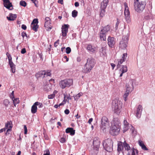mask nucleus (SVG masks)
I'll return each instance as SVG.
<instances>
[{
    "mask_svg": "<svg viewBox=\"0 0 155 155\" xmlns=\"http://www.w3.org/2000/svg\"><path fill=\"white\" fill-rule=\"evenodd\" d=\"M121 71L123 72V73L126 72L127 71V68L126 66L123 65L122 66V68L121 69Z\"/></svg>",
    "mask_w": 155,
    "mask_h": 155,
    "instance_id": "obj_35",
    "label": "nucleus"
},
{
    "mask_svg": "<svg viewBox=\"0 0 155 155\" xmlns=\"http://www.w3.org/2000/svg\"><path fill=\"white\" fill-rule=\"evenodd\" d=\"M114 121V124L111 125L110 129V134L113 136L119 134L121 125L120 121L115 120Z\"/></svg>",
    "mask_w": 155,
    "mask_h": 155,
    "instance_id": "obj_1",
    "label": "nucleus"
},
{
    "mask_svg": "<svg viewBox=\"0 0 155 155\" xmlns=\"http://www.w3.org/2000/svg\"><path fill=\"white\" fill-rule=\"evenodd\" d=\"M93 120V118H90L88 121V123L89 124H91V122H92Z\"/></svg>",
    "mask_w": 155,
    "mask_h": 155,
    "instance_id": "obj_63",
    "label": "nucleus"
},
{
    "mask_svg": "<svg viewBox=\"0 0 155 155\" xmlns=\"http://www.w3.org/2000/svg\"><path fill=\"white\" fill-rule=\"evenodd\" d=\"M78 15V12L76 10H73L72 12V16L74 18L76 17Z\"/></svg>",
    "mask_w": 155,
    "mask_h": 155,
    "instance_id": "obj_34",
    "label": "nucleus"
},
{
    "mask_svg": "<svg viewBox=\"0 0 155 155\" xmlns=\"http://www.w3.org/2000/svg\"><path fill=\"white\" fill-rule=\"evenodd\" d=\"M94 149L98 151L100 144V141L99 139L95 138L93 141Z\"/></svg>",
    "mask_w": 155,
    "mask_h": 155,
    "instance_id": "obj_13",
    "label": "nucleus"
},
{
    "mask_svg": "<svg viewBox=\"0 0 155 155\" xmlns=\"http://www.w3.org/2000/svg\"><path fill=\"white\" fill-rule=\"evenodd\" d=\"M26 52V50L25 48H24L22 49L21 51V53L22 54H24Z\"/></svg>",
    "mask_w": 155,
    "mask_h": 155,
    "instance_id": "obj_50",
    "label": "nucleus"
},
{
    "mask_svg": "<svg viewBox=\"0 0 155 155\" xmlns=\"http://www.w3.org/2000/svg\"><path fill=\"white\" fill-rule=\"evenodd\" d=\"M146 4L144 1L134 2V5L135 11L138 12H142L144 9Z\"/></svg>",
    "mask_w": 155,
    "mask_h": 155,
    "instance_id": "obj_5",
    "label": "nucleus"
},
{
    "mask_svg": "<svg viewBox=\"0 0 155 155\" xmlns=\"http://www.w3.org/2000/svg\"><path fill=\"white\" fill-rule=\"evenodd\" d=\"M100 55L101 56L103 57L105 55L106 52L105 51V48L104 47H102L99 50Z\"/></svg>",
    "mask_w": 155,
    "mask_h": 155,
    "instance_id": "obj_28",
    "label": "nucleus"
},
{
    "mask_svg": "<svg viewBox=\"0 0 155 155\" xmlns=\"http://www.w3.org/2000/svg\"><path fill=\"white\" fill-rule=\"evenodd\" d=\"M9 103L10 102L9 100L7 99H5L3 101L4 104L6 107L8 106Z\"/></svg>",
    "mask_w": 155,
    "mask_h": 155,
    "instance_id": "obj_37",
    "label": "nucleus"
},
{
    "mask_svg": "<svg viewBox=\"0 0 155 155\" xmlns=\"http://www.w3.org/2000/svg\"><path fill=\"white\" fill-rule=\"evenodd\" d=\"M108 3V0H103L101 2V11L100 13V16L102 17L104 15L105 12V9Z\"/></svg>",
    "mask_w": 155,
    "mask_h": 155,
    "instance_id": "obj_11",
    "label": "nucleus"
},
{
    "mask_svg": "<svg viewBox=\"0 0 155 155\" xmlns=\"http://www.w3.org/2000/svg\"><path fill=\"white\" fill-rule=\"evenodd\" d=\"M124 4L125 6L124 14L125 16V18L127 21L129 20L130 18V13L127 4L126 3H124Z\"/></svg>",
    "mask_w": 155,
    "mask_h": 155,
    "instance_id": "obj_14",
    "label": "nucleus"
},
{
    "mask_svg": "<svg viewBox=\"0 0 155 155\" xmlns=\"http://www.w3.org/2000/svg\"><path fill=\"white\" fill-rule=\"evenodd\" d=\"M128 40V36L127 35L123 36L119 44V47L121 49H125L127 46Z\"/></svg>",
    "mask_w": 155,
    "mask_h": 155,
    "instance_id": "obj_10",
    "label": "nucleus"
},
{
    "mask_svg": "<svg viewBox=\"0 0 155 155\" xmlns=\"http://www.w3.org/2000/svg\"><path fill=\"white\" fill-rule=\"evenodd\" d=\"M139 144L141 147L142 149L145 150H148V148L146 147L145 145L144 144L142 141L140 140L138 141Z\"/></svg>",
    "mask_w": 155,
    "mask_h": 155,
    "instance_id": "obj_24",
    "label": "nucleus"
},
{
    "mask_svg": "<svg viewBox=\"0 0 155 155\" xmlns=\"http://www.w3.org/2000/svg\"><path fill=\"white\" fill-rule=\"evenodd\" d=\"M65 140H65V138L62 137V138H61L60 139V141L62 143H64L65 142Z\"/></svg>",
    "mask_w": 155,
    "mask_h": 155,
    "instance_id": "obj_48",
    "label": "nucleus"
},
{
    "mask_svg": "<svg viewBox=\"0 0 155 155\" xmlns=\"http://www.w3.org/2000/svg\"><path fill=\"white\" fill-rule=\"evenodd\" d=\"M75 130H74L73 128L71 127H68L65 130V132L67 133H70V135H74L75 133Z\"/></svg>",
    "mask_w": 155,
    "mask_h": 155,
    "instance_id": "obj_22",
    "label": "nucleus"
},
{
    "mask_svg": "<svg viewBox=\"0 0 155 155\" xmlns=\"http://www.w3.org/2000/svg\"><path fill=\"white\" fill-rule=\"evenodd\" d=\"M101 124L100 128L103 132H105L106 129L109 127V123L108 118L105 116L103 117L101 119Z\"/></svg>",
    "mask_w": 155,
    "mask_h": 155,
    "instance_id": "obj_7",
    "label": "nucleus"
},
{
    "mask_svg": "<svg viewBox=\"0 0 155 155\" xmlns=\"http://www.w3.org/2000/svg\"><path fill=\"white\" fill-rule=\"evenodd\" d=\"M45 72L44 71L38 72L35 74V76L37 78H43L45 77Z\"/></svg>",
    "mask_w": 155,
    "mask_h": 155,
    "instance_id": "obj_21",
    "label": "nucleus"
},
{
    "mask_svg": "<svg viewBox=\"0 0 155 155\" xmlns=\"http://www.w3.org/2000/svg\"><path fill=\"white\" fill-rule=\"evenodd\" d=\"M64 59H66V61L67 62L68 61L69 59L67 58V57L66 56H64Z\"/></svg>",
    "mask_w": 155,
    "mask_h": 155,
    "instance_id": "obj_64",
    "label": "nucleus"
},
{
    "mask_svg": "<svg viewBox=\"0 0 155 155\" xmlns=\"http://www.w3.org/2000/svg\"><path fill=\"white\" fill-rule=\"evenodd\" d=\"M69 25H68L64 24L62 28V33L63 37H65L67 35L68 31V28Z\"/></svg>",
    "mask_w": 155,
    "mask_h": 155,
    "instance_id": "obj_16",
    "label": "nucleus"
},
{
    "mask_svg": "<svg viewBox=\"0 0 155 155\" xmlns=\"http://www.w3.org/2000/svg\"><path fill=\"white\" fill-rule=\"evenodd\" d=\"M11 123H12V122L8 121L5 124V128L0 130V133H2L3 131H5L6 130H7L5 134L7 135H9V132L11 131L12 127V124H11Z\"/></svg>",
    "mask_w": 155,
    "mask_h": 155,
    "instance_id": "obj_12",
    "label": "nucleus"
},
{
    "mask_svg": "<svg viewBox=\"0 0 155 155\" xmlns=\"http://www.w3.org/2000/svg\"><path fill=\"white\" fill-rule=\"evenodd\" d=\"M43 134L44 135V137L45 139L47 140H48V135L45 134L44 132L43 133Z\"/></svg>",
    "mask_w": 155,
    "mask_h": 155,
    "instance_id": "obj_52",
    "label": "nucleus"
},
{
    "mask_svg": "<svg viewBox=\"0 0 155 155\" xmlns=\"http://www.w3.org/2000/svg\"><path fill=\"white\" fill-rule=\"evenodd\" d=\"M32 1V2L34 3L36 7H37V3H36V0H31Z\"/></svg>",
    "mask_w": 155,
    "mask_h": 155,
    "instance_id": "obj_59",
    "label": "nucleus"
},
{
    "mask_svg": "<svg viewBox=\"0 0 155 155\" xmlns=\"http://www.w3.org/2000/svg\"><path fill=\"white\" fill-rule=\"evenodd\" d=\"M122 103L117 98L115 99L112 102V107L114 109V112L119 114L122 107Z\"/></svg>",
    "mask_w": 155,
    "mask_h": 155,
    "instance_id": "obj_4",
    "label": "nucleus"
},
{
    "mask_svg": "<svg viewBox=\"0 0 155 155\" xmlns=\"http://www.w3.org/2000/svg\"><path fill=\"white\" fill-rule=\"evenodd\" d=\"M79 5V3L78 2H76L74 3L75 6L76 7H78Z\"/></svg>",
    "mask_w": 155,
    "mask_h": 155,
    "instance_id": "obj_61",
    "label": "nucleus"
},
{
    "mask_svg": "<svg viewBox=\"0 0 155 155\" xmlns=\"http://www.w3.org/2000/svg\"><path fill=\"white\" fill-rule=\"evenodd\" d=\"M66 53L68 54H69L71 52V50L69 47H68L66 48Z\"/></svg>",
    "mask_w": 155,
    "mask_h": 155,
    "instance_id": "obj_43",
    "label": "nucleus"
},
{
    "mask_svg": "<svg viewBox=\"0 0 155 155\" xmlns=\"http://www.w3.org/2000/svg\"><path fill=\"white\" fill-rule=\"evenodd\" d=\"M16 17V15L10 13L9 14V17L7 16V18L9 21H14Z\"/></svg>",
    "mask_w": 155,
    "mask_h": 155,
    "instance_id": "obj_23",
    "label": "nucleus"
},
{
    "mask_svg": "<svg viewBox=\"0 0 155 155\" xmlns=\"http://www.w3.org/2000/svg\"><path fill=\"white\" fill-rule=\"evenodd\" d=\"M55 95L54 94H52L48 95V98L49 99H52L55 97Z\"/></svg>",
    "mask_w": 155,
    "mask_h": 155,
    "instance_id": "obj_46",
    "label": "nucleus"
},
{
    "mask_svg": "<svg viewBox=\"0 0 155 155\" xmlns=\"http://www.w3.org/2000/svg\"><path fill=\"white\" fill-rule=\"evenodd\" d=\"M64 113L66 114H68L70 112V111L69 110L66 109L64 110Z\"/></svg>",
    "mask_w": 155,
    "mask_h": 155,
    "instance_id": "obj_55",
    "label": "nucleus"
},
{
    "mask_svg": "<svg viewBox=\"0 0 155 155\" xmlns=\"http://www.w3.org/2000/svg\"><path fill=\"white\" fill-rule=\"evenodd\" d=\"M44 71H45V76H51V74L50 73V71L48 70H44Z\"/></svg>",
    "mask_w": 155,
    "mask_h": 155,
    "instance_id": "obj_36",
    "label": "nucleus"
},
{
    "mask_svg": "<svg viewBox=\"0 0 155 155\" xmlns=\"http://www.w3.org/2000/svg\"><path fill=\"white\" fill-rule=\"evenodd\" d=\"M15 106H16V104L19 103V101L18 98H14V100H12Z\"/></svg>",
    "mask_w": 155,
    "mask_h": 155,
    "instance_id": "obj_33",
    "label": "nucleus"
},
{
    "mask_svg": "<svg viewBox=\"0 0 155 155\" xmlns=\"http://www.w3.org/2000/svg\"><path fill=\"white\" fill-rule=\"evenodd\" d=\"M3 2L4 6L7 8L9 10H12V9H10L11 7L12 6V3L10 2L9 0H2Z\"/></svg>",
    "mask_w": 155,
    "mask_h": 155,
    "instance_id": "obj_17",
    "label": "nucleus"
},
{
    "mask_svg": "<svg viewBox=\"0 0 155 155\" xmlns=\"http://www.w3.org/2000/svg\"><path fill=\"white\" fill-rule=\"evenodd\" d=\"M119 23H118V22H116V25H115V27L116 30H117V29L118 28V26L119 25Z\"/></svg>",
    "mask_w": 155,
    "mask_h": 155,
    "instance_id": "obj_57",
    "label": "nucleus"
},
{
    "mask_svg": "<svg viewBox=\"0 0 155 155\" xmlns=\"http://www.w3.org/2000/svg\"><path fill=\"white\" fill-rule=\"evenodd\" d=\"M14 91H13L11 93V94L10 95V97L11 98H12V100H13V99L14 98Z\"/></svg>",
    "mask_w": 155,
    "mask_h": 155,
    "instance_id": "obj_53",
    "label": "nucleus"
},
{
    "mask_svg": "<svg viewBox=\"0 0 155 155\" xmlns=\"http://www.w3.org/2000/svg\"><path fill=\"white\" fill-rule=\"evenodd\" d=\"M110 30V26L109 25L103 27L100 32V38L101 40L105 41L106 40V34Z\"/></svg>",
    "mask_w": 155,
    "mask_h": 155,
    "instance_id": "obj_9",
    "label": "nucleus"
},
{
    "mask_svg": "<svg viewBox=\"0 0 155 155\" xmlns=\"http://www.w3.org/2000/svg\"><path fill=\"white\" fill-rule=\"evenodd\" d=\"M21 36L23 38L25 36L27 37V34H26V33L24 31H23L22 32Z\"/></svg>",
    "mask_w": 155,
    "mask_h": 155,
    "instance_id": "obj_51",
    "label": "nucleus"
},
{
    "mask_svg": "<svg viewBox=\"0 0 155 155\" xmlns=\"http://www.w3.org/2000/svg\"><path fill=\"white\" fill-rule=\"evenodd\" d=\"M21 28L24 30H25L27 28V27L26 25L23 24L21 25Z\"/></svg>",
    "mask_w": 155,
    "mask_h": 155,
    "instance_id": "obj_54",
    "label": "nucleus"
},
{
    "mask_svg": "<svg viewBox=\"0 0 155 155\" xmlns=\"http://www.w3.org/2000/svg\"><path fill=\"white\" fill-rule=\"evenodd\" d=\"M142 110L143 107L142 106L140 105H139L137 109L136 114V117L138 118H140V117Z\"/></svg>",
    "mask_w": 155,
    "mask_h": 155,
    "instance_id": "obj_18",
    "label": "nucleus"
},
{
    "mask_svg": "<svg viewBox=\"0 0 155 155\" xmlns=\"http://www.w3.org/2000/svg\"><path fill=\"white\" fill-rule=\"evenodd\" d=\"M20 5L23 7H25L26 6L27 3L25 1H21L20 2Z\"/></svg>",
    "mask_w": 155,
    "mask_h": 155,
    "instance_id": "obj_38",
    "label": "nucleus"
},
{
    "mask_svg": "<svg viewBox=\"0 0 155 155\" xmlns=\"http://www.w3.org/2000/svg\"><path fill=\"white\" fill-rule=\"evenodd\" d=\"M37 107L35 103L33 104L31 108V112L34 114L35 113L37 112Z\"/></svg>",
    "mask_w": 155,
    "mask_h": 155,
    "instance_id": "obj_26",
    "label": "nucleus"
},
{
    "mask_svg": "<svg viewBox=\"0 0 155 155\" xmlns=\"http://www.w3.org/2000/svg\"><path fill=\"white\" fill-rule=\"evenodd\" d=\"M73 84L72 79H66L61 80L59 83V85L62 89H64L66 87H69Z\"/></svg>",
    "mask_w": 155,
    "mask_h": 155,
    "instance_id": "obj_8",
    "label": "nucleus"
},
{
    "mask_svg": "<svg viewBox=\"0 0 155 155\" xmlns=\"http://www.w3.org/2000/svg\"><path fill=\"white\" fill-rule=\"evenodd\" d=\"M130 130L131 131H132V133H134V127L132 126H131V127L130 128Z\"/></svg>",
    "mask_w": 155,
    "mask_h": 155,
    "instance_id": "obj_62",
    "label": "nucleus"
},
{
    "mask_svg": "<svg viewBox=\"0 0 155 155\" xmlns=\"http://www.w3.org/2000/svg\"><path fill=\"white\" fill-rule=\"evenodd\" d=\"M123 145L122 144L121 145L120 144H118L117 147V151L118 152H119L121 151L123 149Z\"/></svg>",
    "mask_w": 155,
    "mask_h": 155,
    "instance_id": "obj_32",
    "label": "nucleus"
},
{
    "mask_svg": "<svg viewBox=\"0 0 155 155\" xmlns=\"http://www.w3.org/2000/svg\"><path fill=\"white\" fill-rule=\"evenodd\" d=\"M59 40H57L56 42L54 43V46L55 47H56L58 46V45L59 44Z\"/></svg>",
    "mask_w": 155,
    "mask_h": 155,
    "instance_id": "obj_47",
    "label": "nucleus"
},
{
    "mask_svg": "<svg viewBox=\"0 0 155 155\" xmlns=\"http://www.w3.org/2000/svg\"><path fill=\"white\" fill-rule=\"evenodd\" d=\"M124 61L122 59H121L118 62V65H117V67L118 68L119 66H120V65L124 61Z\"/></svg>",
    "mask_w": 155,
    "mask_h": 155,
    "instance_id": "obj_44",
    "label": "nucleus"
},
{
    "mask_svg": "<svg viewBox=\"0 0 155 155\" xmlns=\"http://www.w3.org/2000/svg\"><path fill=\"white\" fill-rule=\"evenodd\" d=\"M95 64L94 59L93 58H88L87 62L83 68V72L85 73L89 72L93 68Z\"/></svg>",
    "mask_w": 155,
    "mask_h": 155,
    "instance_id": "obj_2",
    "label": "nucleus"
},
{
    "mask_svg": "<svg viewBox=\"0 0 155 155\" xmlns=\"http://www.w3.org/2000/svg\"><path fill=\"white\" fill-rule=\"evenodd\" d=\"M45 21H51L50 18L48 17H46L45 18Z\"/></svg>",
    "mask_w": 155,
    "mask_h": 155,
    "instance_id": "obj_58",
    "label": "nucleus"
},
{
    "mask_svg": "<svg viewBox=\"0 0 155 155\" xmlns=\"http://www.w3.org/2000/svg\"><path fill=\"white\" fill-rule=\"evenodd\" d=\"M51 21H45V27L46 28H48V25L51 24Z\"/></svg>",
    "mask_w": 155,
    "mask_h": 155,
    "instance_id": "obj_45",
    "label": "nucleus"
},
{
    "mask_svg": "<svg viewBox=\"0 0 155 155\" xmlns=\"http://www.w3.org/2000/svg\"><path fill=\"white\" fill-rule=\"evenodd\" d=\"M58 3L62 5L63 4V0H59L58 1Z\"/></svg>",
    "mask_w": 155,
    "mask_h": 155,
    "instance_id": "obj_60",
    "label": "nucleus"
},
{
    "mask_svg": "<svg viewBox=\"0 0 155 155\" xmlns=\"http://www.w3.org/2000/svg\"><path fill=\"white\" fill-rule=\"evenodd\" d=\"M87 49L89 51L94 52L95 51V48L91 45H88L87 47Z\"/></svg>",
    "mask_w": 155,
    "mask_h": 155,
    "instance_id": "obj_25",
    "label": "nucleus"
},
{
    "mask_svg": "<svg viewBox=\"0 0 155 155\" xmlns=\"http://www.w3.org/2000/svg\"><path fill=\"white\" fill-rule=\"evenodd\" d=\"M82 92H80L78 93L75 97H74V100L78 99H79L80 97L82 95Z\"/></svg>",
    "mask_w": 155,
    "mask_h": 155,
    "instance_id": "obj_40",
    "label": "nucleus"
},
{
    "mask_svg": "<svg viewBox=\"0 0 155 155\" xmlns=\"http://www.w3.org/2000/svg\"><path fill=\"white\" fill-rule=\"evenodd\" d=\"M12 58H8L9 65L11 68L12 72L14 73L15 72V65L12 61Z\"/></svg>",
    "mask_w": 155,
    "mask_h": 155,
    "instance_id": "obj_19",
    "label": "nucleus"
},
{
    "mask_svg": "<svg viewBox=\"0 0 155 155\" xmlns=\"http://www.w3.org/2000/svg\"><path fill=\"white\" fill-rule=\"evenodd\" d=\"M31 27L33 30L35 31H37L38 28V25L37 24H33V25H31Z\"/></svg>",
    "mask_w": 155,
    "mask_h": 155,
    "instance_id": "obj_31",
    "label": "nucleus"
},
{
    "mask_svg": "<svg viewBox=\"0 0 155 155\" xmlns=\"http://www.w3.org/2000/svg\"><path fill=\"white\" fill-rule=\"evenodd\" d=\"M24 131H25L24 134H26L27 133V127L26 126V125H25L24 126Z\"/></svg>",
    "mask_w": 155,
    "mask_h": 155,
    "instance_id": "obj_49",
    "label": "nucleus"
},
{
    "mask_svg": "<svg viewBox=\"0 0 155 155\" xmlns=\"http://www.w3.org/2000/svg\"><path fill=\"white\" fill-rule=\"evenodd\" d=\"M104 147L107 151L110 152L113 150V142L110 139H107L103 142Z\"/></svg>",
    "mask_w": 155,
    "mask_h": 155,
    "instance_id": "obj_6",
    "label": "nucleus"
},
{
    "mask_svg": "<svg viewBox=\"0 0 155 155\" xmlns=\"http://www.w3.org/2000/svg\"><path fill=\"white\" fill-rule=\"evenodd\" d=\"M107 42L108 44L110 47H114L115 44V39L114 37L109 36L107 39Z\"/></svg>",
    "mask_w": 155,
    "mask_h": 155,
    "instance_id": "obj_15",
    "label": "nucleus"
},
{
    "mask_svg": "<svg viewBox=\"0 0 155 155\" xmlns=\"http://www.w3.org/2000/svg\"><path fill=\"white\" fill-rule=\"evenodd\" d=\"M123 145L126 150L128 151L130 150V148L129 144H128L125 141L124 142Z\"/></svg>",
    "mask_w": 155,
    "mask_h": 155,
    "instance_id": "obj_30",
    "label": "nucleus"
},
{
    "mask_svg": "<svg viewBox=\"0 0 155 155\" xmlns=\"http://www.w3.org/2000/svg\"><path fill=\"white\" fill-rule=\"evenodd\" d=\"M127 56V54L126 53H124L123 54L122 57V59L124 60V61H125L126 58Z\"/></svg>",
    "mask_w": 155,
    "mask_h": 155,
    "instance_id": "obj_42",
    "label": "nucleus"
},
{
    "mask_svg": "<svg viewBox=\"0 0 155 155\" xmlns=\"http://www.w3.org/2000/svg\"><path fill=\"white\" fill-rule=\"evenodd\" d=\"M43 155H50V152L49 150H47L46 151V153H44Z\"/></svg>",
    "mask_w": 155,
    "mask_h": 155,
    "instance_id": "obj_56",
    "label": "nucleus"
},
{
    "mask_svg": "<svg viewBox=\"0 0 155 155\" xmlns=\"http://www.w3.org/2000/svg\"><path fill=\"white\" fill-rule=\"evenodd\" d=\"M38 23V20L37 19H34L33 20L32 22L31 23V25H32L33 24H37Z\"/></svg>",
    "mask_w": 155,
    "mask_h": 155,
    "instance_id": "obj_41",
    "label": "nucleus"
},
{
    "mask_svg": "<svg viewBox=\"0 0 155 155\" xmlns=\"http://www.w3.org/2000/svg\"><path fill=\"white\" fill-rule=\"evenodd\" d=\"M44 89L45 91L48 92L51 90V85L47 84L45 85L44 86Z\"/></svg>",
    "mask_w": 155,
    "mask_h": 155,
    "instance_id": "obj_27",
    "label": "nucleus"
},
{
    "mask_svg": "<svg viewBox=\"0 0 155 155\" xmlns=\"http://www.w3.org/2000/svg\"><path fill=\"white\" fill-rule=\"evenodd\" d=\"M131 150L132 151L131 154L128 153V155H138V151L137 150L133 148L131 149Z\"/></svg>",
    "mask_w": 155,
    "mask_h": 155,
    "instance_id": "obj_29",
    "label": "nucleus"
},
{
    "mask_svg": "<svg viewBox=\"0 0 155 155\" xmlns=\"http://www.w3.org/2000/svg\"><path fill=\"white\" fill-rule=\"evenodd\" d=\"M124 127H123V132L124 133L127 131L129 128V123L126 120H124L123 121Z\"/></svg>",
    "mask_w": 155,
    "mask_h": 155,
    "instance_id": "obj_20",
    "label": "nucleus"
},
{
    "mask_svg": "<svg viewBox=\"0 0 155 155\" xmlns=\"http://www.w3.org/2000/svg\"><path fill=\"white\" fill-rule=\"evenodd\" d=\"M35 104H36V106H38V107L42 108L43 106V105L42 103L38 102H36L35 103Z\"/></svg>",
    "mask_w": 155,
    "mask_h": 155,
    "instance_id": "obj_39",
    "label": "nucleus"
},
{
    "mask_svg": "<svg viewBox=\"0 0 155 155\" xmlns=\"http://www.w3.org/2000/svg\"><path fill=\"white\" fill-rule=\"evenodd\" d=\"M134 81L133 79H130L128 83H127L126 85V90L123 96L125 101L127 100V98L129 93L132 92L134 89V87L133 85Z\"/></svg>",
    "mask_w": 155,
    "mask_h": 155,
    "instance_id": "obj_3",
    "label": "nucleus"
}]
</instances>
